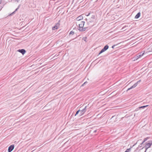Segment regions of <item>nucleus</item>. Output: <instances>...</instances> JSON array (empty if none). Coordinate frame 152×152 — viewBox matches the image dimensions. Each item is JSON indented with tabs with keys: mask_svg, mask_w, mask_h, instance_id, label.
<instances>
[{
	"mask_svg": "<svg viewBox=\"0 0 152 152\" xmlns=\"http://www.w3.org/2000/svg\"><path fill=\"white\" fill-rule=\"evenodd\" d=\"M95 16L94 15H92L91 18L89 19L88 21L90 22H93L95 18Z\"/></svg>",
	"mask_w": 152,
	"mask_h": 152,
	"instance_id": "nucleus-8",
	"label": "nucleus"
},
{
	"mask_svg": "<svg viewBox=\"0 0 152 152\" xmlns=\"http://www.w3.org/2000/svg\"><path fill=\"white\" fill-rule=\"evenodd\" d=\"M87 82H85L82 85V86H84V85H85L86 84V83H87Z\"/></svg>",
	"mask_w": 152,
	"mask_h": 152,
	"instance_id": "nucleus-21",
	"label": "nucleus"
},
{
	"mask_svg": "<svg viewBox=\"0 0 152 152\" xmlns=\"http://www.w3.org/2000/svg\"><path fill=\"white\" fill-rule=\"evenodd\" d=\"M18 9V8H17V9H16L15 10V11H16Z\"/></svg>",
	"mask_w": 152,
	"mask_h": 152,
	"instance_id": "nucleus-26",
	"label": "nucleus"
},
{
	"mask_svg": "<svg viewBox=\"0 0 152 152\" xmlns=\"http://www.w3.org/2000/svg\"><path fill=\"white\" fill-rule=\"evenodd\" d=\"M128 27V26H124L123 27L122 29L125 30L126 29V28Z\"/></svg>",
	"mask_w": 152,
	"mask_h": 152,
	"instance_id": "nucleus-13",
	"label": "nucleus"
},
{
	"mask_svg": "<svg viewBox=\"0 0 152 152\" xmlns=\"http://www.w3.org/2000/svg\"><path fill=\"white\" fill-rule=\"evenodd\" d=\"M148 137H147L146 138H145L144 139V141H143V142L141 144V145H142V144H143L144 142H145V141H146L148 140Z\"/></svg>",
	"mask_w": 152,
	"mask_h": 152,
	"instance_id": "nucleus-12",
	"label": "nucleus"
},
{
	"mask_svg": "<svg viewBox=\"0 0 152 152\" xmlns=\"http://www.w3.org/2000/svg\"><path fill=\"white\" fill-rule=\"evenodd\" d=\"M148 105H146V106H141V107H139L140 108H144V107H147L148 106Z\"/></svg>",
	"mask_w": 152,
	"mask_h": 152,
	"instance_id": "nucleus-17",
	"label": "nucleus"
},
{
	"mask_svg": "<svg viewBox=\"0 0 152 152\" xmlns=\"http://www.w3.org/2000/svg\"><path fill=\"white\" fill-rule=\"evenodd\" d=\"M85 22L83 21H81L78 24L79 26V30L81 31H84L86 30V28H83L84 26V25Z\"/></svg>",
	"mask_w": 152,
	"mask_h": 152,
	"instance_id": "nucleus-1",
	"label": "nucleus"
},
{
	"mask_svg": "<svg viewBox=\"0 0 152 152\" xmlns=\"http://www.w3.org/2000/svg\"><path fill=\"white\" fill-rule=\"evenodd\" d=\"M87 106L85 107V108L80 110V115H83L86 110Z\"/></svg>",
	"mask_w": 152,
	"mask_h": 152,
	"instance_id": "nucleus-5",
	"label": "nucleus"
},
{
	"mask_svg": "<svg viewBox=\"0 0 152 152\" xmlns=\"http://www.w3.org/2000/svg\"><path fill=\"white\" fill-rule=\"evenodd\" d=\"M137 142H136V143H135V144H137Z\"/></svg>",
	"mask_w": 152,
	"mask_h": 152,
	"instance_id": "nucleus-29",
	"label": "nucleus"
},
{
	"mask_svg": "<svg viewBox=\"0 0 152 152\" xmlns=\"http://www.w3.org/2000/svg\"><path fill=\"white\" fill-rule=\"evenodd\" d=\"M140 55H139V54H138L137 55V59H138V58H140V57H141L140 56Z\"/></svg>",
	"mask_w": 152,
	"mask_h": 152,
	"instance_id": "nucleus-18",
	"label": "nucleus"
},
{
	"mask_svg": "<svg viewBox=\"0 0 152 152\" xmlns=\"http://www.w3.org/2000/svg\"><path fill=\"white\" fill-rule=\"evenodd\" d=\"M80 111V110H79L78 111H77L75 115V116H76L77 114H78Z\"/></svg>",
	"mask_w": 152,
	"mask_h": 152,
	"instance_id": "nucleus-16",
	"label": "nucleus"
},
{
	"mask_svg": "<svg viewBox=\"0 0 152 152\" xmlns=\"http://www.w3.org/2000/svg\"><path fill=\"white\" fill-rule=\"evenodd\" d=\"M1 1H2L1 0H0V4H1Z\"/></svg>",
	"mask_w": 152,
	"mask_h": 152,
	"instance_id": "nucleus-24",
	"label": "nucleus"
},
{
	"mask_svg": "<svg viewBox=\"0 0 152 152\" xmlns=\"http://www.w3.org/2000/svg\"><path fill=\"white\" fill-rule=\"evenodd\" d=\"M16 1H17V2H18L20 0H15Z\"/></svg>",
	"mask_w": 152,
	"mask_h": 152,
	"instance_id": "nucleus-25",
	"label": "nucleus"
},
{
	"mask_svg": "<svg viewBox=\"0 0 152 152\" xmlns=\"http://www.w3.org/2000/svg\"><path fill=\"white\" fill-rule=\"evenodd\" d=\"M109 48V46L107 45H105L104 48L101 50V51L100 52L99 55L102 53L104 52L106 50Z\"/></svg>",
	"mask_w": 152,
	"mask_h": 152,
	"instance_id": "nucleus-2",
	"label": "nucleus"
},
{
	"mask_svg": "<svg viewBox=\"0 0 152 152\" xmlns=\"http://www.w3.org/2000/svg\"><path fill=\"white\" fill-rule=\"evenodd\" d=\"M115 45H113L112 46V48H114V47L115 46Z\"/></svg>",
	"mask_w": 152,
	"mask_h": 152,
	"instance_id": "nucleus-22",
	"label": "nucleus"
},
{
	"mask_svg": "<svg viewBox=\"0 0 152 152\" xmlns=\"http://www.w3.org/2000/svg\"><path fill=\"white\" fill-rule=\"evenodd\" d=\"M144 54V53H140V54H139V55H141L140 56L141 57Z\"/></svg>",
	"mask_w": 152,
	"mask_h": 152,
	"instance_id": "nucleus-19",
	"label": "nucleus"
},
{
	"mask_svg": "<svg viewBox=\"0 0 152 152\" xmlns=\"http://www.w3.org/2000/svg\"><path fill=\"white\" fill-rule=\"evenodd\" d=\"M18 51L19 52L22 53V54L23 55L26 52V50L24 49H19L18 50Z\"/></svg>",
	"mask_w": 152,
	"mask_h": 152,
	"instance_id": "nucleus-7",
	"label": "nucleus"
},
{
	"mask_svg": "<svg viewBox=\"0 0 152 152\" xmlns=\"http://www.w3.org/2000/svg\"><path fill=\"white\" fill-rule=\"evenodd\" d=\"M87 82H85L82 85V86H84V85H85L86 84V83H87Z\"/></svg>",
	"mask_w": 152,
	"mask_h": 152,
	"instance_id": "nucleus-20",
	"label": "nucleus"
},
{
	"mask_svg": "<svg viewBox=\"0 0 152 152\" xmlns=\"http://www.w3.org/2000/svg\"><path fill=\"white\" fill-rule=\"evenodd\" d=\"M59 26V23H57L55 26L53 27V30H55L56 29H57L58 28Z\"/></svg>",
	"mask_w": 152,
	"mask_h": 152,
	"instance_id": "nucleus-9",
	"label": "nucleus"
},
{
	"mask_svg": "<svg viewBox=\"0 0 152 152\" xmlns=\"http://www.w3.org/2000/svg\"><path fill=\"white\" fill-rule=\"evenodd\" d=\"M83 19V17L82 15H80L76 18V20L79 21Z\"/></svg>",
	"mask_w": 152,
	"mask_h": 152,
	"instance_id": "nucleus-10",
	"label": "nucleus"
},
{
	"mask_svg": "<svg viewBox=\"0 0 152 152\" xmlns=\"http://www.w3.org/2000/svg\"><path fill=\"white\" fill-rule=\"evenodd\" d=\"M90 14V13H89L88 14V15H86L87 16H89Z\"/></svg>",
	"mask_w": 152,
	"mask_h": 152,
	"instance_id": "nucleus-23",
	"label": "nucleus"
},
{
	"mask_svg": "<svg viewBox=\"0 0 152 152\" xmlns=\"http://www.w3.org/2000/svg\"><path fill=\"white\" fill-rule=\"evenodd\" d=\"M152 145V141L150 143H147L145 145V146L144 148L145 149V152H146L147 149L150 147V146Z\"/></svg>",
	"mask_w": 152,
	"mask_h": 152,
	"instance_id": "nucleus-3",
	"label": "nucleus"
},
{
	"mask_svg": "<svg viewBox=\"0 0 152 152\" xmlns=\"http://www.w3.org/2000/svg\"><path fill=\"white\" fill-rule=\"evenodd\" d=\"M74 34V31H72L70 32L69 33V35H70L71 34L73 35Z\"/></svg>",
	"mask_w": 152,
	"mask_h": 152,
	"instance_id": "nucleus-14",
	"label": "nucleus"
},
{
	"mask_svg": "<svg viewBox=\"0 0 152 152\" xmlns=\"http://www.w3.org/2000/svg\"><path fill=\"white\" fill-rule=\"evenodd\" d=\"M14 145H12L10 146L8 149V152H11L14 149Z\"/></svg>",
	"mask_w": 152,
	"mask_h": 152,
	"instance_id": "nucleus-6",
	"label": "nucleus"
},
{
	"mask_svg": "<svg viewBox=\"0 0 152 152\" xmlns=\"http://www.w3.org/2000/svg\"><path fill=\"white\" fill-rule=\"evenodd\" d=\"M137 142H136V143H135V144H137Z\"/></svg>",
	"mask_w": 152,
	"mask_h": 152,
	"instance_id": "nucleus-31",
	"label": "nucleus"
},
{
	"mask_svg": "<svg viewBox=\"0 0 152 152\" xmlns=\"http://www.w3.org/2000/svg\"><path fill=\"white\" fill-rule=\"evenodd\" d=\"M96 130H95V131H94V132H96Z\"/></svg>",
	"mask_w": 152,
	"mask_h": 152,
	"instance_id": "nucleus-27",
	"label": "nucleus"
},
{
	"mask_svg": "<svg viewBox=\"0 0 152 152\" xmlns=\"http://www.w3.org/2000/svg\"><path fill=\"white\" fill-rule=\"evenodd\" d=\"M131 149V148L129 149H127L125 152H130L129 151Z\"/></svg>",
	"mask_w": 152,
	"mask_h": 152,
	"instance_id": "nucleus-15",
	"label": "nucleus"
},
{
	"mask_svg": "<svg viewBox=\"0 0 152 152\" xmlns=\"http://www.w3.org/2000/svg\"><path fill=\"white\" fill-rule=\"evenodd\" d=\"M140 15V12H138L135 16V18L136 19L138 18Z\"/></svg>",
	"mask_w": 152,
	"mask_h": 152,
	"instance_id": "nucleus-11",
	"label": "nucleus"
},
{
	"mask_svg": "<svg viewBox=\"0 0 152 152\" xmlns=\"http://www.w3.org/2000/svg\"><path fill=\"white\" fill-rule=\"evenodd\" d=\"M15 12V11L14 12H13V13L12 14L14 13Z\"/></svg>",
	"mask_w": 152,
	"mask_h": 152,
	"instance_id": "nucleus-28",
	"label": "nucleus"
},
{
	"mask_svg": "<svg viewBox=\"0 0 152 152\" xmlns=\"http://www.w3.org/2000/svg\"><path fill=\"white\" fill-rule=\"evenodd\" d=\"M137 142H136V143H135V144H137Z\"/></svg>",
	"mask_w": 152,
	"mask_h": 152,
	"instance_id": "nucleus-30",
	"label": "nucleus"
},
{
	"mask_svg": "<svg viewBox=\"0 0 152 152\" xmlns=\"http://www.w3.org/2000/svg\"><path fill=\"white\" fill-rule=\"evenodd\" d=\"M141 81V80H140L138 81L136 83H135L133 86H131L130 88H129L127 90V91H128L129 90H130L133 88H134L137 85L138 83H139Z\"/></svg>",
	"mask_w": 152,
	"mask_h": 152,
	"instance_id": "nucleus-4",
	"label": "nucleus"
}]
</instances>
